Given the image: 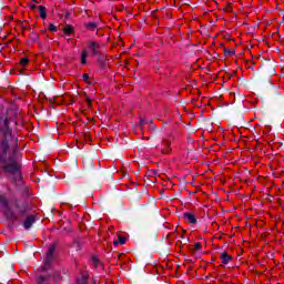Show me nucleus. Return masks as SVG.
I'll return each instance as SVG.
<instances>
[{
  "mask_svg": "<svg viewBox=\"0 0 284 284\" xmlns=\"http://www.w3.org/2000/svg\"><path fill=\"white\" fill-rule=\"evenodd\" d=\"M221 261H222V264L223 265H227V263H230V261H232V256L230 254H227L226 251H224L222 254H221Z\"/></svg>",
  "mask_w": 284,
  "mask_h": 284,
  "instance_id": "7",
  "label": "nucleus"
},
{
  "mask_svg": "<svg viewBox=\"0 0 284 284\" xmlns=\"http://www.w3.org/2000/svg\"><path fill=\"white\" fill-rule=\"evenodd\" d=\"M63 32H64V34H67V37H70V34H72L74 32V28H72V26H70V24H67L63 28Z\"/></svg>",
  "mask_w": 284,
  "mask_h": 284,
  "instance_id": "11",
  "label": "nucleus"
},
{
  "mask_svg": "<svg viewBox=\"0 0 284 284\" xmlns=\"http://www.w3.org/2000/svg\"><path fill=\"white\" fill-rule=\"evenodd\" d=\"M84 28L87 30H90L91 32H94V30H97V28H99V24L97 22H89L84 24Z\"/></svg>",
  "mask_w": 284,
  "mask_h": 284,
  "instance_id": "10",
  "label": "nucleus"
},
{
  "mask_svg": "<svg viewBox=\"0 0 284 284\" xmlns=\"http://www.w3.org/2000/svg\"><path fill=\"white\" fill-rule=\"evenodd\" d=\"M166 239H174V234H168Z\"/></svg>",
  "mask_w": 284,
  "mask_h": 284,
  "instance_id": "24",
  "label": "nucleus"
},
{
  "mask_svg": "<svg viewBox=\"0 0 284 284\" xmlns=\"http://www.w3.org/2000/svg\"><path fill=\"white\" fill-rule=\"evenodd\" d=\"M224 54H229V57H232L234 54V51L224 49Z\"/></svg>",
  "mask_w": 284,
  "mask_h": 284,
  "instance_id": "21",
  "label": "nucleus"
},
{
  "mask_svg": "<svg viewBox=\"0 0 284 284\" xmlns=\"http://www.w3.org/2000/svg\"><path fill=\"white\" fill-rule=\"evenodd\" d=\"M58 28L53 23L49 24V32H57Z\"/></svg>",
  "mask_w": 284,
  "mask_h": 284,
  "instance_id": "20",
  "label": "nucleus"
},
{
  "mask_svg": "<svg viewBox=\"0 0 284 284\" xmlns=\"http://www.w3.org/2000/svg\"><path fill=\"white\" fill-rule=\"evenodd\" d=\"M41 19H48V10L43 6H38Z\"/></svg>",
  "mask_w": 284,
  "mask_h": 284,
  "instance_id": "9",
  "label": "nucleus"
},
{
  "mask_svg": "<svg viewBox=\"0 0 284 284\" xmlns=\"http://www.w3.org/2000/svg\"><path fill=\"white\" fill-rule=\"evenodd\" d=\"M122 256H125V254H119L118 257L121 258Z\"/></svg>",
  "mask_w": 284,
  "mask_h": 284,
  "instance_id": "26",
  "label": "nucleus"
},
{
  "mask_svg": "<svg viewBox=\"0 0 284 284\" xmlns=\"http://www.w3.org/2000/svg\"><path fill=\"white\" fill-rule=\"evenodd\" d=\"M34 223V216L30 215L24 221V229L26 230H30V227H32V224Z\"/></svg>",
  "mask_w": 284,
  "mask_h": 284,
  "instance_id": "8",
  "label": "nucleus"
},
{
  "mask_svg": "<svg viewBox=\"0 0 284 284\" xmlns=\"http://www.w3.org/2000/svg\"><path fill=\"white\" fill-rule=\"evenodd\" d=\"M20 63H21V65H22L23 68H27L28 63H30V59H28V58H22V59L20 60Z\"/></svg>",
  "mask_w": 284,
  "mask_h": 284,
  "instance_id": "16",
  "label": "nucleus"
},
{
  "mask_svg": "<svg viewBox=\"0 0 284 284\" xmlns=\"http://www.w3.org/2000/svg\"><path fill=\"white\" fill-rule=\"evenodd\" d=\"M203 250V244H201V242H196L193 245V252H201Z\"/></svg>",
  "mask_w": 284,
  "mask_h": 284,
  "instance_id": "14",
  "label": "nucleus"
},
{
  "mask_svg": "<svg viewBox=\"0 0 284 284\" xmlns=\"http://www.w3.org/2000/svg\"><path fill=\"white\" fill-rule=\"evenodd\" d=\"M184 220L191 225H196L197 223L196 215H194L192 212L184 213Z\"/></svg>",
  "mask_w": 284,
  "mask_h": 284,
  "instance_id": "5",
  "label": "nucleus"
},
{
  "mask_svg": "<svg viewBox=\"0 0 284 284\" xmlns=\"http://www.w3.org/2000/svg\"><path fill=\"white\" fill-rule=\"evenodd\" d=\"M2 123H3L2 132H3V130H4V135L8 136V134H10V132H11L10 126H9V125H10V119L4 118V119L2 120Z\"/></svg>",
  "mask_w": 284,
  "mask_h": 284,
  "instance_id": "6",
  "label": "nucleus"
},
{
  "mask_svg": "<svg viewBox=\"0 0 284 284\" xmlns=\"http://www.w3.org/2000/svg\"><path fill=\"white\" fill-rule=\"evenodd\" d=\"M92 265L97 270V267H99V258L92 257Z\"/></svg>",
  "mask_w": 284,
  "mask_h": 284,
  "instance_id": "19",
  "label": "nucleus"
},
{
  "mask_svg": "<svg viewBox=\"0 0 284 284\" xmlns=\"http://www.w3.org/2000/svg\"><path fill=\"white\" fill-rule=\"evenodd\" d=\"M88 50H89V52H91L92 57H97V55L101 54V44H99L95 41H89Z\"/></svg>",
  "mask_w": 284,
  "mask_h": 284,
  "instance_id": "4",
  "label": "nucleus"
},
{
  "mask_svg": "<svg viewBox=\"0 0 284 284\" xmlns=\"http://www.w3.org/2000/svg\"><path fill=\"white\" fill-rule=\"evenodd\" d=\"M173 141H174V136L172 134H166L155 145V150L158 152H160V154H172V142Z\"/></svg>",
  "mask_w": 284,
  "mask_h": 284,
  "instance_id": "1",
  "label": "nucleus"
},
{
  "mask_svg": "<svg viewBox=\"0 0 284 284\" xmlns=\"http://www.w3.org/2000/svg\"><path fill=\"white\" fill-rule=\"evenodd\" d=\"M16 125L18 124L17 120L14 121Z\"/></svg>",
  "mask_w": 284,
  "mask_h": 284,
  "instance_id": "30",
  "label": "nucleus"
},
{
  "mask_svg": "<svg viewBox=\"0 0 284 284\" xmlns=\"http://www.w3.org/2000/svg\"><path fill=\"white\" fill-rule=\"evenodd\" d=\"M118 240H119L120 245H125L128 237H125L123 235H119Z\"/></svg>",
  "mask_w": 284,
  "mask_h": 284,
  "instance_id": "15",
  "label": "nucleus"
},
{
  "mask_svg": "<svg viewBox=\"0 0 284 284\" xmlns=\"http://www.w3.org/2000/svg\"><path fill=\"white\" fill-rule=\"evenodd\" d=\"M81 63H82V65H85L88 63V50L82 51Z\"/></svg>",
  "mask_w": 284,
  "mask_h": 284,
  "instance_id": "13",
  "label": "nucleus"
},
{
  "mask_svg": "<svg viewBox=\"0 0 284 284\" xmlns=\"http://www.w3.org/2000/svg\"><path fill=\"white\" fill-rule=\"evenodd\" d=\"M88 104L90 105L92 103V101L90 100V98L87 99Z\"/></svg>",
  "mask_w": 284,
  "mask_h": 284,
  "instance_id": "25",
  "label": "nucleus"
},
{
  "mask_svg": "<svg viewBox=\"0 0 284 284\" xmlns=\"http://www.w3.org/2000/svg\"><path fill=\"white\" fill-rule=\"evenodd\" d=\"M114 243V245H118L119 244V242H113Z\"/></svg>",
  "mask_w": 284,
  "mask_h": 284,
  "instance_id": "29",
  "label": "nucleus"
},
{
  "mask_svg": "<svg viewBox=\"0 0 284 284\" xmlns=\"http://www.w3.org/2000/svg\"><path fill=\"white\" fill-rule=\"evenodd\" d=\"M185 232H186V231H185V230H183V231H182V234H185Z\"/></svg>",
  "mask_w": 284,
  "mask_h": 284,
  "instance_id": "28",
  "label": "nucleus"
},
{
  "mask_svg": "<svg viewBox=\"0 0 284 284\" xmlns=\"http://www.w3.org/2000/svg\"><path fill=\"white\" fill-rule=\"evenodd\" d=\"M88 278L90 275L88 273H82V278L77 281V284H88Z\"/></svg>",
  "mask_w": 284,
  "mask_h": 284,
  "instance_id": "12",
  "label": "nucleus"
},
{
  "mask_svg": "<svg viewBox=\"0 0 284 284\" xmlns=\"http://www.w3.org/2000/svg\"><path fill=\"white\" fill-rule=\"evenodd\" d=\"M6 216H7L8 219H17V215H14V213H12V211H10V210H8V211L6 212Z\"/></svg>",
  "mask_w": 284,
  "mask_h": 284,
  "instance_id": "18",
  "label": "nucleus"
},
{
  "mask_svg": "<svg viewBox=\"0 0 284 284\" xmlns=\"http://www.w3.org/2000/svg\"><path fill=\"white\" fill-rule=\"evenodd\" d=\"M0 205H2V207H8V201L6 200V197L0 196Z\"/></svg>",
  "mask_w": 284,
  "mask_h": 284,
  "instance_id": "17",
  "label": "nucleus"
},
{
  "mask_svg": "<svg viewBox=\"0 0 284 284\" xmlns=\"http://www.w3.org/2000/svg\"><path fill=\"white\" fill-rule=\"evenodd\" d=\"M92 283H93V284H97V282H94V281H93Z\"/></svg>",
  "mask_w": 284,
  "mask_h": 284,
  "instance_id": "31",
  "label": "nucleus"
},
{
  "mask_svg": "<svg viewBox=\"0 0 284 284\" xmlns=\"http://www.w3.org/2000/svg\"><path fill=\"white\" fill-rule=\"evenodd\" d=\"M31 8L34 10V8H37V6H32Z\"/></svg>",
  "mask_w": 284,
  "mask_h": 284,
  "instance_id": "27",
  "label": "nucleus"
},
{
  "mask_svg": "<svg viewBox=\"0 0 284 284\" xmlns=\"http://www.w3.org/2000/svg\"><path fill=\"white\" fill-rule=\"evenodd\" d=\"M82 79H83L84 81H88V79H90V75H89L88 73H84V74L82 75Z\"/></svg>",
  "mask_w": 284,
  "mask_h": 284,
  "instance_id": "22",
  "label": "nucleus"
},
{
  "mask_svg": "<svg viewBox=\"0 0 284 284\" xmlns=\"http://www.w3.org/2000/svg\"><path fill=\"white\" fill-rule=\"evenodd\" d=\"M141 125H145V119L140 120Z\"/></svg>",
  "mask_w": 284,
  "mask_h": 284,
  "instance_id": "23",
  "label": "nucleus"
},
{
  "mask_svg": "<svg viewBox=\"0 0 284 284\" xmlns=\"http://www.w3.org/2000/svg\"><path fill=\"white\" fill-rule=\"evenodd\" d=\"M3 171L8 174H13V181H21V164L12 161L3 166Z\"/></svg>",
  "mask_w": 284,
  "mask_h": 284,
  "instance_id": "2",
  "label": "nucleus"
},
{
  "mask_svg": "<svg viewBox=\"0 0 284 284\" xmlns=\"http://www.w3.org/2000/svg\"><path fill=\"white\" fill-rule=\"evenodd\" d=\"M55 250H57V245L50 244L48 253H47V257L44 261V270H48L50 267V263H52V258L54 256Z\"/></svg>",
  "mask_w": 284,
  "mask_h": 284,
  "instance_id": "3",
  "label": "nucleus"
}]
</instances>
